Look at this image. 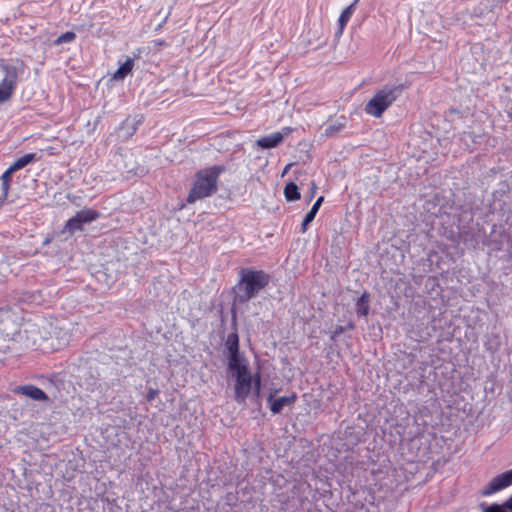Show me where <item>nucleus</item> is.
<instances>
[{
	"instance_id": "nucleus-19",
	"label": "nucleus",
	"mask_w": 512,
	"mask_h": 512,
	"mask_svg": "<svg viewBox=\"0 0 512 512\" xmlns=\"http://www.w3.org/2000/svg\"><path fill=\"white\" fill-rule=\"evenodd\" d=\"M76 39V34L72 31H67L61 34L55 41V45H60L62 43H70Z\"/></svg>"
},
{
	"instance_id": "nucleus-4",
	"label": "nucleus",
	"mask_w": 512,
	"mask_h": 512,
	"mask_svg": "<svg viewBox=\"0 0 512 512\" xmlns=\"http://www.w3.org/2000/svg\"><path fill=\"white\" fill-rule=\"evenodd\" d=\"M402 90V85H386L376 90L365 104V113L374 118H380L400 96Z\"/></svg>"
},
{
	"instance_id": "nucleus-10",
	"label": "nucleus",
	"mask_w": 512,
	"mask_h": 512,
	"mask_svg": "<svg viewBox=\"0 0 512 512\" xmlns=\"http://www.w3.org/2000/svg\"><path fill=\"white\" fill-rule=\"evenodd\" d=\"M283 141L281 132H274L270 135L259 138L256 145L262 149H271L277 147Z\"/></svg>"
},
{
	"instance_id": "nucleus-8",
	"label": "nucleus",
	"mask_w": 512,
	"mask_h": 512,
	"mask_svg": "<svg viewBox=\"0 0 512 512\" xmlns=\"http://www.w3.org/2000/svg\"><path fill=\"white\" fill-rule=\"evenodd\" d=\"M11 392L15 395L25 396L34 401L46 402L49 400L48 395L41 388L33 384L16 386L11 390Z\"/></svg>"
},
{
	"instance_id": "nucleus-6",
	"label": "nucleus",
	"mask_w": 512,
	"mask_h": 512,
	"mask_svg": "<svg viewBox=\"0 0 512 512\" xmlns=\"http://www.w3.org/2000/svg\"><path fill=\"white\" fill-rule=\"evenodd\" d=\"M512 485V469L493 477L481 491L482 496L493 495Z\"/></svg>"
},
{
	"instance_id": "nucleus-13",
	"label": "nucleus",
	"mask_w": 512,
	"mask_h": 512,
	"mask_svg": "<svg viewBox=\"0 0 512 512\" xmlns=\"http://www.w3.org/2000/svg\"><path fill=\"white\" fill-rule=\"evenodd\" d=\"M38 160V157L35 153H27L22 157L16 159L9 167L14 171H18L26 167L28 164L33 163Z\"/></svg>"
},
{
	"instance_id": "nucleus-18",
	"label": "nucleus",
	"mask_w": 512,
	"mask_h": 512,
	"mask_svg": "<svg viewBox=\"0 0 512 512\" xmlns=\"http://www.w3.org/2000/svg\"><path fill=\"white\" fill-rule=\"evenodd\" d=\"M65 228L70 233H74L77 230L83 229V223H81L77 215H75L66 222Z\"/></svg>"
},
{
	"instance_id": "nucleus-27",
	"label": "nucleus",
	"mask_w": 512,
	"mask_h": 512,
	"mask_svg": "<svg viewBox=\"0 0 512 512\" xmlns=\"http://www.w3.org/2000/svg\"><path fill=\"white\" fill-rule=\"evenodd\" d=\"M292 131H293V129L291 127L287 126V127H283L282 131H280V132H281V134H283V138H284L285 136L289 135Z\"/></svg>"
},
{
	"instance_id": "nucleus-22",
	"label": "nucleus",
	"mask_w": 512,
	"mask_h": 512,
	"mask_svg": "<svg viewBox=\"0 0 512 512\" xmlns=\"http://www.w3.org/2000/svg\"><path fill=\"white\" fill-rule=\"evenodd\" d=\"M13 173L15 172L10 167H8L1 175L0 181L11 183Z\"/></svg>"
},
{
	"instance_id": "nucleus-5",
	"label": "nucleus",
	"mask_w": 512,
	"mask_h": 512,
	"mask_svg": "<svg viewBox=\"0 0 512 512\" xmlns=\"http://www.w3.org/2000/svg\"><path fill=\"white\" fill-rule=\"evenodd\" d=\"M4 77L0 81V103L8 101L14 94L18 80L19 70L12 65L3 66Z\"/></svg>"
},
{
	"instance_id": "nucleus-12",
	"label": "nucleus",
	"mask_w": 512,
	"mask_h": 512,
	"mask_svg": "<svg viewBox=\"0 0 512 512\" xmlns=\"http://www.w3.org/2000/svg\"><path fill=\"white\" fill-rule=\"evenodd\" d=\"M134 67V59L127 58L126 61L120 65V67L114 72V80H124L128 74H130Z\"/></svg>"
},
{
	"instance_id": "nucleus-11",
	"label": "nucleus",
	"mask_w": 512,
	"mask_h": 512,
	"mask_svg": "<svg viewBox=\"0 0 512 512\" xmlns=\"http://www.w3.org/2000/svg\"><path fill=\"white\" fill-rule=\"evenodd\" d=\"M359 0H354V2L352 4H350L348 7H346L340 14L339 16V19H338V30L336 32V36L337 37H340L342 34H343V31L347 25V23L349 22V20L351 19V16L352 14L354 13L355 9H356V5L358 3Z\"/></svg>"
},
{
	"instance_id": "nucleus-2",
	"label": "nucleus",
	"mask_w": 512,
	"mask_h": 512,
	"mask_svg": "<svg viewBox=\"0 0 512 512\" xmlns=\"http://www.w3.org/2000/svg\"><path fill=\"white\" fill-rule=\"evenodd\" d=\"M270 282V275L264 270L242 268L236 283V303L245 304L254 298Z\"/></svg>"
},
{
	"instance_id": "nucleus-1",
	"label": "nucleus",
	"mask_w": 512,
	"mask_h": 512,
	"mask_svg": "<svg viewBox=\"0 0 512 512\" xmlns=\"http://www.w3.org/2000/svg\"><path fill=\"white\" fill-rule=\"evenodd\" d=\"M226 170L223 165H213L198 170L193 179L192 187L187 195L188 204L195 203L198 200L208 198L218 190V180Z\"/></svg>"
},
{
	"instance_id": "nucleus-29",
	"label": "nucleus",
	"mask_w": 512,
	"mask_h": 512,
	"mask_svg": "<svg viewBox=\"0 0 512 512\" xmlns=\"http://www.w3.org/2000/svg\"><path fill=\"white\" fill-rule=\"evenodd\" d=\"M292 165H293L292 163H288V164L284 167L283 172H282V175H285V174L290 170V168L292 167Z\"/></svg>"
},
{
	"instance_id": "nucleus-9",
	"label": "nucleus",
	"mask_w": 512,
	"mask_h": 512,
	"mask_svg": "<svg viewBox=\"0 0 512 512\" xmlns=\"http://www.w3.org/2000/svg\"><path fill=\"white\" fill-rule=\"evenodd\" d=\"M278 390H274L267 397V403L272 414H279L285 406L293 405L297 400L296 393H291L289 396L275 398L274 395Z\"/></svg>"
},
{
	"instance_id": "nucleus-14",
	"label": "nucleus",
	"mask_w": 512,
	"mask_h": 512,
	"mask_svg": "<svg viewBox=\"0 0 512 512\" xmlns=\"http://www.w3.org/2000/svg\"><path fill=\"white\" fill-rule=\"evenodd\" d=\"M76 215L81 223H89L97 220L100 217L99 212L91 208H86L81 211H78Z\"/></svg>"
},
{
	"instance_id": "nucleus-25",
	"label": "nucleus",
	"mask_w": 512,
	"mask_h": 512,
	"mask_svg": "<svg viewBox=\"0 0 512 512\" xmlns=\"http://www.w3.org/2000/svg\"><path fill=\"white\" fill-rule=\"evenodd\" d=\"M316 190H317V186L314 182H312L311 188H310V194H309V201L312 200V198L314 197Z\"/></svg>"
},
{
	"instance_id": "nucleus-17",
	"label": "nucleus",
	"mask_w": 512,
	"mask_h": 512,
	"mask_svg": "<svg viewBox=\"0 0 512 512\" xmlns=\"http://www.w3.org/2000/svg\"><path fill=\"white\" fill-rule=\"evenodd\" d=\"M284 196L288 201H296L300 199L298 186L294 182L286 184L284 188Z\"/></svg>"
},
{
	"instance_id": "nucleus-24",
	"label": "nucleus",
	"mask_w": 512,
	"mask_h": 512,
	"mask_svg": "<svg viewBox=\"0 0 512 512\" xmlns=\"http://www.w3.org/2000/svg\"><path fill=\"white\" fill-rule=\"evenodd\" d=\"M345 331V328L343 326H336L335 330L333 331L331 335V339H336L337 336L341 335Z\"/></svg>"
},
{
	"instance_id": "nucleus-3",
	"label": "nucleus",
	"mask_w": 512,
	"mask_h": 512,
	"mask_svg": "<svg viewBox=\"0 0 512 512\" xmlns=\"http://www.w3.org/2000/svg\"><path fill=\"white\" fill-rule=\"evenodd\" d=\"M229 370L235 377L234 399L237 403L243 404L248 398L251 390H254L256 396H259L261 389L260 373L252 375L247 363L229 367Z\"/></svg>"
},
{
	"instance_id": "nucleus-26",
	"label": "nucleus",
	"mask_w": 512,
	"mask_h": 512,
	"mask_svg": "<svg viewBox=\"0 0 512 512\" xmlns=\"http://www.w3.org/2000/svg\"><path fill=\"white\" fill-rule=\"evenodd\" d=\"M158 391L157 390H153V389H150L147 393V399L149 401L153 400L155 398V396L157 395Z\"/></svg>"
},
{
	"instance_id": "nucleus-15",
	"label": "nucleus",
	"mask_w": 512,
	"mask_h": 512,
	"mask_svg": "<svg viewBox=\"0 0 512 512\" xmlns=\"http://www.w3.org/2000/svg\"><path fill=\"white\" fill-rule=\"evenodd\" d=\"M356 312L359 316H367L369 313V294L364 292L356 303Z\"/></svg>"
},
{
	"instance_id": "nucleus-21",
	"label": "nucleus",
	"mask_w": 512,
	"mask_h": 512,
	"mask_svg": "<svg viewBox=\"0 0 512 512\" xmlns=\"http://www.w3.org/2000/svg\"><path fill=\"white\" fill-rule=\"evenodd\" d=\"M316 216V213H312V211H309L303 221H302V224H301V233H305L308 229V225L314 220Z\"/></svg>"
},
{
	"instance_id": "nucleus-30",
	"label": "nucleus",
	"mask_w": 512,
	"mask_h": 512,
	"mask_svg": "<svg viewBox=\"0 0 512 512\" xmlns=\"http://www.w3.org/2000/svg\"><path fill=\"white\" fill-rule=\"evenodd\" d=\"M0 311H2V308H0Z\"/></svg>"
},
{
	"instance_id": "nucleus-23",
	"label": "nucleus",
	"mask_w": 512,
	"mask_h": 512,
	"mask_svg": "<svg viewBox=\"0 0 512 512\" xmlns=\"http://www.w3.org/2000/svg\"><path fill=\"white\" fill-rule=\"evenodd\" d=\"M324 201V197L323 196H320L316 201L315 203L313 204V206L311 207L310 211H312V213H318L322 203Z\"/></svg>"
},
{
	"instance_id": "nucleus-7",
	"label": "nucleus",
	"mask_w": 512,
	"mask_h": 512,
	"mask_svg": "<svg viewBox=\"0 0 512 512\" xmlns=\"http://www.w3.org/2000/svg\"><path fill=\"white\" fill-rule=\"evenodd\" d=\"M225 347L229 354L228 368L245 363L242 361L239 354V337L236 332L228 334L225 341Z\"/></svg>"
},
{
	"instance_id": "nucleus-16",
	"label": "nucleus",
	"mask_w": 512,
	"mask_h": 512,
	"mask_svg": "<svg viewBox=\"0 0 512 512\" xmlns=\"http://www.w3.org/2000/svg\"><path fill=\"white\" fill-rule=\"evenodd\" d=\"M345 127V117H340L335 122L330 123L325 129V135L334 136Z\"/></svg>"
},
{
	"instance_id": "nucleus-20",
	"label": "nucleus",
	"mask_w": 512,
	"mask_h": 512,
	"mask_svg": "<svg viewBox=\"0 0 512 512\" xmlns=\"http://www.w3.org/2000/svg\"><path fill=\"white\" fill-rule=\"evenodd\" d=\"M10 186H11V183L1 181L0 205H3L6 202L8 196H9Z\"/></svg>"
},
{
	"instance_id": "nucleus-28",
	"label": "nucleus",
	"mask_w": 512,
	"mask_h": 512,
	"mask_svg": "<svg viewBox=\"0 0 512 512\" xmlns=\"http://www.w3.org/2000/svg\"><path fill=\"white\" fill-rule=\"evenodd\" d=\"M505 506L512 511V495L504 502Z\"/></svg>"
}]
</instances>
